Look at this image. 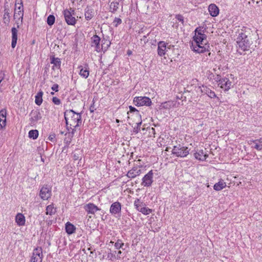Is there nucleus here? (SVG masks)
I'll use <instances>...</instances> for the list:
<instances>
[{"label": "nucleus", "instance_id": "62", "mask_svg": "<svg viewBox=\"0 0 262 262\" xmlns=\"http://www.w3.org/2000/svg\"><path fill=\"white\" fill-rule=\"evenodd\" d=\"M74 157H75V160H76L77 159V157H76V156L74 155Z\"/></svg>", "mask_w": 262, "mask_h": 262}, {"label": "nucleus", "instance_id": "42", "mask_svg": "<svg viewBox=\"0 0 262 262\" xmlns=\"http://www.w3.org/2000/svg\"><path fill=\"white\" fill-rule=\"evenodd\" d=\"M129 112L130 113H135V115L138 117H140V115H139V111L136 110V108H135L133 106H129Z\"/></svg>", "mask_w": 262, "mask_h": 262}, {"label": "nucleus", "instance_id": "3", "mask_svg": "<svg viewBox=\"0 0 262 262\" xmlns=\"http://www.w3.org/2000/svg\"><path fill=\"white\" fill-rule=\"evenodd\" d=\"M67 128L69 130V127L76 128L81 123V113H76L73 110H66L64 113Z\"/></svg>", "mask_w": 262, "mask_h": 262}, {"label": "nucleus", "instance_id": "9", "mask_svg": "<svg viewBox=\"0 0 262 262\" xmlns=\"http://www.w3.org/2000/svg\"><path fill=\"white\" fill-rule=\"evenodd\" d=\"M51 195V188L48 185L43 186L40 190L39 196L43 200H47Z\"/></svg>", "mask_w": 262, "mask_h": 262}, {"label": "nucleus", "instance_id": "16", "mask_svg": "<svg viewBox=\"0 0 262 262\" xmlns=\"http://www.w3.org/2000/svg\"><path fill=\"white\" fill-rule=\"evenodd\" d=\"M3 19L4 23L6 25H8L10 23V10L8 2H6L4 5V14Z\"/></svg>", "mask_w": 262, "mask_h": 262}, {"label": "nucleus", "instance_id": "52", "mask_svg": "<svg viewBox=\"0 0 262 262\" xmlns=\"http://www.w3.org/2000/svg\"><path fill=\"white\" fill-rule=\"evenodd\" d=\"M16 25H17V28H19V27H20V26L21 25V24H20V20H18H18H17V21H16Z\"/></svg>", "mask_w": 262, "mask_h": 262}, {"label": "nucleus", "instance_id": "63", "mask_svg": "<svg viewBox=\"0 0 262 262\" xmlns=\"http://www.w3.org/2000/svg\"><path fill=\"white\" fill-rule=\"evenodd\" d=\"M74 157H75V160H76L77 159V157H76V156L74 155Z\"/></svg>", "mask_w": 262, "mask_h": 262}, {"label": "nucleus", "instance_id": "24", "mask_svg": "<svg viewBox=\"0 0 262 262\" xmlns=\"http://www.w3.org/2000/svg\"><path fill=\"white\" fill-rule=\"evenodd\" d=\"M252 143L255 144L252 147L259 151L262 149V137L258 139L250 140L249 141V144H251Z\"/></svg>", "mask_w": 262, "mask_h": 262}, {"label": "nucleus", "instance_id": "45", "mask_svg": "<svg viewBox=\"0 0 262 262\" xmlns=\"http://www.w3.org/2000/svg\"><path fill=\"white\" fill-rule=\"evenodd\" d=\"M223 79L221 76L220 75H217L216 77L214 78L215 81L218 83V85L220 84V82H221V80Z\"/></svg>", "mask_w": 262, "mask_h": 262}, {"label": "nucleus", "instance_id": "60", "mask_svg": "<svg viewBox=\"0 0 262 262\" xmlns=\"http://www.w3.org/2000/svg\"><path fill=\"white\" fill-rule=\"evenodd\" d=\"M60 134H61V135H62V134H64V133H63V132L61 131V132H60Z\"/></svg>", "mask_w": 262, "mask_h": 262}, {"label": "nucleus", "instance_id": "33", "mask_svg": "<svg viewBox=\"0 0 262 262\" xmlns=\"http://www.w3.org/2000/svg\"><path fill=\"white\" fill-rule=\"evenodd\" d=\"M119 8V2H113L110 6V11L112 13H115Z\"/></svg>", "mask_w": 262, "mask_h": 262}, {"label": "nucleus", "instance_id": "12", "mask_svg": "<svg viewBox=\"0 0 262 262\" xmlns=\"http://www.w3.org/2000/svg\"><path fill=\"white\" fill-rule=\"evenodd\" d=\"M170 49V46L167 47V43L163 41H160L158 43V54L160 56L165 55L166 49Z\"/></svg>", "mask_w": 262, "mask_h": 262}, {"label": "nucleus", "instance_id": "59", "mask_svg": "<svg viewBox=\"0 0 262 262\" xmlns=\"http://www.w3.org/2000/svg\"><path fill=\"white\" fill-rule=\"evenodd\" d=\"M4 120V118H1V123H3V120Z\"/></svg>", "mask_w": 262, "mask_h": 262}, {"label": "nucleus", "instance_id": "38", "mask_svg": "<svg viewBox=\"0 0 262 262\" xmlns=\"http://www.w3.org/2000/svg\"><path fill=\"white\" fill-rule=\"evenodd\" d=\"M55 18L53 15H49L47 18V24L49 26H52L55 23Z\"/></svg>", "mask_w": 262, "mask_h": 262}, {"label": "nucleus", "instance_id": "11", "mask_svg": "<svg viewBox=\"0 0 262 262\" xmlns=\"http://www.w3.org/2000/svg\"><path fill=\"white\" fill-rule=\"evenodd\" d=\"M153 182V172L152 170H150L146 174H145L142 178V184L144 186L149 187L150 186Z\"/></svg>", "mask_w": 262, "mask_h": 262}, {"label": "nucleus", "instance_id": "58", "mask_svg": "<svg viewBox=\"0 0 262 262\" xmlns=\"http://www.w3.org/2000/svg\"><path fill=\"white\" fill-rule=\"evenodd\" d=\"M120 122L119 120L116 119V122L119 123Z\"/></svg>", "mask_w": 262, "mask_h": 262}, {"label": "nucleus", "instance_id": "26", "mask_svg": "<svg viewBox=\"0 0 262 262\" xmlns=\"http://www.w3.org/2000/svg\"><path fill=\"white\" fill-rule=\"evenodd\" d=\"M66 231L68 234L70 235L74 233L76 230L75 226L70 222H67L65 226Z\"/></svg>", "mask_w": 262, "mask_h": 262}, {"label": "nucleus", "instance_id": "49", "mask_svg": "<svg viewBox=\"0 0 262 262\" xmlns=\"http://www.w3.org/2000/svg\"><path fill=\"white\" fill-rule=\"evenodd\" d=\"M4 78V74L3 73V72L2 71H1L0 72V85H2L1 83H2V81L3 80Z\"/></svg>", "mask_w": 262, "mask_h": 262}, {"label": "nucleus", "instance_id": "47", "mask_svg": "<svg viewBox=\"0 0 262 262\" xmlns=\"http://www.w3.org/2000/svg\"><path fill=\"white\" fill-rule=\"evenodd\" d=\"M58 88H59V85H58L57 84H54L52 85V88H51V89H52L53 91H55V92H58V91H59V90H58Z\"/></svg>", "mask_w": 262, "mask_h": 262}, {"label": "nucleus", "instance_id": "34", "mask_svg": "<svg viewBox=\"0 0 262 262\" xmlns=\"http://www.w3.org/2000/svg\"><path fill=\"white\" fill-rule=\"evenodd\" d=\"M56 209L53 207V205H49L46 208V214L52 215L56 213Z\"/></svg>", "mask_w": 262, "mask_h": 262}, {"label": "nucleus", "instance_id": "55", "mask_svg": "<svg viewBox=\"0 0 262 262\" xmlns=\"http://www.w3.org/2000/svg\"><path fill=\"white\" fill-rule=\"evenodd\" d=\"M115 254H117V258H120L119 256V255L122 253V252L121 251H118L117 252L116 251H115Z\"/></svg>", "mask_w": 262, "mask_h": 262}, {"label": "nucleus", "instance_id": "48", "mask_svg": "<svg viewBox=\"0 0 262 262\" xmlns=\"http://www.w3.org/2000/svg\"><path fill=\"white\" fill-rule=\"evenodd\" d=\"M49 140L52 142H54L55 141V135L52 134L50 135L48 138Z\"/></svg>", "mask_w": 262, "mask_h": 262}, {"label": "nucleus", "instance_id": "23", "mask_svg": "<svg viewBox=\"0 0 262 262\" xmlns=\"http://www.w3.org/2000/svg\"><path fill=\"white\" fill-rule=\"evenodd\" d=\"M17 30L16 28L13 27L11 29L12 32V42L11 47L12 48H14L16 47L17 40Z\"/></svg>", "mask_w": 262, "mask_h": 262}, {"label": "nucleus", "instance_id": "25", "mask_svg": "<svg viewBox=\"0 0 262 262\" xmlns=\"http://www.w3.org/2000/svg\"><path fill=\"white\" fill-rule=\"evenodd\" d=\"M6 124V111L1 110L0 111V127L3 129Z\"/></svg>", "mask_w": 262, "mask_h": 262}, {"label": "nucleus", "instance_id": "21", "mask_svg": "<svg viewBox=\"0 0 262 262\" xmlns=\"http://www.w3.org/2000/svg\"><path fill=\"white\" fill-rule=\"evenodd\" d=\"M208 11L210 15L213 17H215L219 14V9L216 5L214 4H211L209 6Z\"/></svg>", "mask_w": 262, "mask_h": 262}, {"label": "nucleus", "instance_id": "35", "mask_svg": "<svg viewBox=\"0 0 262 262\" xmlns=\"http://www.w3.org/2000/svg\"><path fill=\"white\" fill-rule=\"evenodd\" d=\"M111 41L110 40H105L104 38L102 40L101 49L102 50L105 51L110 46Z\"/></svg>", "mask_w": 262, "mask_h": 262}, {"label": "nucleus", "instance_id": "61", "mask_svg": "<svg viewBox=\"0 0 262 262\" xmlns=\"http://www.w3.org/2000/svg\"><path fill=\"white\" fill-rule=\"evenodd\" d=\"M51 94L53 95H54V92H51Z\"/></svg>", "mask_w": 262, "mask_h": 262}, {"label": "nucleus", "instance_id": "56", "mask_svg": "<svg viewBox=\"0 0 262 262\" xmlns=\"http://www.w3.org/2000/svg\"><path fill=\"white\" fill-rule=\"evenodd\" d=\"M132 54V51L130 50H128L127 51V54L128 55H130Z\"/></svg>", "mask_w": 262, "mask_h": 262}, {"label": "nucleus", "instance_id": "39", "mask_svg": "<svg viewBox=\"0 0 262 262\" xmlns=\"http://www.w3.org/2000/svg\"><path fill=\"white\" fill-rule=\"evenodd\" d=\"M144 215H148L152 212V210L146 207L145 206L143 207L139 211Z\"/></svg>", "mask_w": 262, "mask_h": 262}, {"label": "nucleus", "instance_id": "5", "mask_svg": "<svg viewBox=\"0 0 262 262\" xmlns=\"http://www.w3.org/2000/svg\"><path fill=\"white\" fill-rule=\"evenodd\" d=\"M189 151L187 147L179 144L173 146L171 152L172 155H174L178 157L185 158L189 154Z\"/></svg>", "mask_w": 262, "mask_h": 262}, {"label": "nucleus", "instance_id": "7", "mask_svg": "<svg viewBox=\"0 0 262 262\" xmlns=\"http://www.w3.org/2000/svg\"><path fill=\"white\" fill-rule=\"evenodd\" d=\"M134 103L138 106L143 105L150 106L151 104V101L147 97H136L134 99Z\"/></svg>", "mask_w": 262, "mask_h": 262}, {"label": "nucleus", "instance_id": "8", "mask_svg": "<svg viewBox=\"0 0 262 262\" xmlns=\"http://www.w3.org/2000/svg\"><path fill=\"white\" fill-rule=\"evenodd\" d=\"M43 258L42 249L37 247L33 250L30 262H42Z\"/></svg>", "mask_w": 262, "mask_h": 262}, {"label": "nucleus", "instance_id": "51", "mask_svg": "<svg viewBox=\"0 0 262 262\" xmlns=\"http://www.w3.org/2000/svg\"><path fill=\"white\" fill-rule=\"evenodd\" d=\"M95 50L97 52H100L101 50H102L101 47H100V44L98 45V46L95 45Z\"/></svg>", "mask_w": 262, "mask_h": 262}, {"label": "nucleus", "instance_id": "36", "mask_svg": "<svg viewBox=\"0 0 262 262\" xmlns=\"http://www.w3.org/2000/svg\"><path fill=\"white\" fill-rule=\"evenodd\" d=\"M91 39H92V46L93 45H94V46H95V45L98 46V45L100 44V41H101V38L98 35H94L91 38Z\"/></svg>", "mask_w": 262, "mask_h": 262}, {"label": "nucleus", "instance_id": "2", "mask_svg": "<svg viewBox=\"0 0 262 262\" xmlns=\"http://www.w3.org/2000/svg\"><path fill=\"white\" fill-rule=\"evenodd\" d=\"M206 35L202 32L195 34L191 45L192 50L198 53H202L208 51L209 46L206 43H204V40L206 39Z\"/></svg>", "mask_w": 262, "mask_h": 262}, {"label": "nucleus", "instance_id": "15", "mask_svg": "<svg viewBox=\"0 0 262 262\" xmlns=\"http://www.w3.org/2000/svg\"><path fill=\"white\" fill-rule=\"evenodd\" d=\"M95 14L93 7L91 6H88L84 10L85 18L87 20H91Z\"/></svg>", "mask_w": 262, "mask_h": 262}, {"label": "nucleus", "instance_id": "53", "mask_svg": "<svg viewBox=\"0 0 262 262\" xmlns=\"http://www.w3.org/2000/svg\"><path fill=\"white\" fill-rule=\"evenodd\" d=\"M195 34H198V32H202V31L200 27L196 28L195 30Z\"/></svg>", "mask_w": 262, "mask_h": 262}, {"label": "nucleus", "instance_id": "30", "mask_svg": "<svg viewBox=\"0 0 262 262\" xmlns=\"http://www.w3.org/2000/svg\"><path fill=\"white\" fill-rule=\"evenodd\" d=\"M43 92L40 90L35 96V102L37 105H40L42 102Z\"/></svg>", "mask_w": 262, "mask_h": 262}, {"label": "nucleus", "instance_id": "18", "mask_svg": "<svg viewBox=\"0 0 262 262\" xmlns=\"http://www.w3.org/2000/svg\"><path fill=\"white\" fill-rule=\"evenodd\" d=\"M84 208L88 214H94L95 213L100 210L97 206L93 203H89L84 206Z\"/></svg>", "mask_w": 262, "mask_h": 262}, {"label": "nucleus", "instance_id": "14", "mask_svg": "<svg viewBox=\"0 0 262 262\" xmlns=\"http://www.w3.org/2000/svg\"><path fill=\"white\" fill-rule=\"evenodd\" d=\"M121 210V204L117 201L113 203L110 207V212L112 214H116L120 213Z\"/></svg>", "mask_w": 262, "mask_h": 262}, {"label": "nucleus", "instance_id": "44", "mask_svg": "<svg viewBox=\"0 0 262 262\" xmlns=\"http://www.w3.org/2000/svg\"><path fill=\"white\" fill-rule=\"evenodd\" d=\"M52 102L56 105H59L61 103L60 100L56 97L52 98Z\"/></svg>", "mask_w": 262, "mask_h": 262}, {"label": "nucleus", "instance_id": "4", "mask_svg": "<svg viewBox=\"0 0 262 262\" xmlns=\"http://www.w3.org/2000/svg\"><path fill=\"white\" fill-rule=\"evenodd\" d=\"M15 9H14V19H18L20 20V24H23V17H24V6L22 0H15Z\"/></svg>", "mask_w": 262, "mask_h": 262}, {"label": "nucleus", "instance_id": "6", "mask_svg": "<svg viewBox=\"0 0 262 262\" xmlns=\"http://www.w3.org/2000/svg\"><path fill=\"white\" fill-rule=\"evenodd\" d=\"M63 14L65 19L66 22L69 25L74 26L76 23L77 20L74 15V10L72 8L70 9H65L63 11Z\"/></svg>", "mask_w": 262, "mask_h": 262}, {"label": "nucleus", "instance_id": "29", "mask_svg": "<svg viewBox=\"0 0 262 262\" xmlns=\"http://www.w3.org/2000/svg\"><path fill=\"white\" fill-rule=\"evenodd\" d=\"M15 221L19 226L24 225L25 224V218L21 213H18L15 217Z\"/></svg>", "mask_w": 262, "mask_h": 262}, {"label": "nucleus", "instance_id": "41", "mask_svg": "<svg viewBox=\"0 0 262 262\" xmlns=\"http://www.w3.org/2000/svg\"><path fill=\"white\" fill-rule=\"evenodd\" d=\"M114 246L116 249H119L122 248L124 246V243L122 242V240L118 239L117 242L115 243Z\"/></svg>", "mask_w": 262, "mask_h": 262}, {"label": "nucleus", "instance_id": "10", "mask_svg": "<svg viewBox=\"0 0 262 262\" xmlns=\"http://www.w3.org/2000/svg\"><path fill=\"white\" fill-rule=\"evenodd\" d=\"M30 124L35 125L37 122L41 119V115L39 110H32L30 114Z\"/></svg>", "mask_w": 262, "mask_h": 262}, {"label": "nucleus", "instance_id": "1", "mask_svg": "<svg viewBox=\"0 0 262 262\" xmlns=\"http://www.w3.org/2000/svg\"><path fill=\"white\" fill-rule=\"evenodd\" d=\"M254 35L249 29L245 28L238 32L236 42L243 51H248L252 48V39Z\"/></svg>", "mask_w": 262, "mask_h": 262}, {"label": "nucleus", "instance_id": "40", "mask_svg": "<svg viewBox=\"0 0 262 262\" xmlns=\"http://www.w3.org/2000/svg\"><path fill=\"white\" fill-rule=\"evenodd\" d=\"M142 124V121L140 120L139 122L136 123V125L134 127L133 132L135 134L138 133L140 130V126Z\"/></svg>", "mask_w": 262, "mask_h": 262}, {"label": "nucleus", "instance_id": "43", "mask_svg": "<svg viewBox=\"0 0 262 262\" xmlns=\"http://www.w3.org/2000/svg\"><path fill=\"white\" fill-rule=\"evenodd\" d=\"M122 23V20L117 17H115L114 21L113 24H114L115 27H117L119 25Z\"/></svg>", "mask_w": 262, "mask_h": 262}, {"label": "nucleus", "instance_id": "57", "mask_svg": "<svg viewBox=\"0 0 262 262\" xmlns=\"http://www.w3.org/2000/svg\"><path fill=\"white\" fill-rule=\"evenodd\" d=\"M151 130H152V132L155 134V128L152 127V128H151Z\"/></svg>", "mask_w": 262, "mask_h": 262}, {"label": "nucleus", "instance_id": "32", "mask_svg": "<svg viewBox=\"0 0 262 262\" xmlns=\"http://www.w3.org/2000/svg\"><path fill=\"white\" fill-rule=\"evenodd\" d=\"M134 205L136 209L139 211L141 208L145 206V204L141 201L139 199H136L134 202Z\"/></svg>", "mask_w": 262, "mask_h": 262}, {"label": "nucleus", "instance_id": "28", "mask_svg": "<svg viewBox=\"0 0 262 262\" xmlns=\"http://www.w3.org/2000/svg\"><path fill=\"white\" fill-rule=\"evenodd\" d=\"M51 63L53 64V69L55 67L57 69H59L61 66L60 59L58 57H55L54 56L50 57Z\"/></svg>", "mask_w": 262, "mask_h": 262}, {"label": "nucleus", "instance_id": "20", "mask_svg": "<svg viewBox=\"0 0 262 262\" xmlns=\"http://www.w3.org/2000/svg\"><path fill=\"white\" fill-rule=\"evenodd\" d=\"M141 173L140 169L137 167H134L132 169L129 170L126 174L129 178H134L136 176H139Z\"/></svg>", "mask_w": 262, "mask_h": 262}, {"label": "nucleus", "instance_id": "54", "mask_svg": "<svg viewBox=\"0 0 262 262\" xmlns=\"http://www.w3.org/2000/svg\"><path fill=\"white\" fill-rule=\"evenodd\" d=\"M69 130H70V129H72L71 133H72V134H74V133H75V132L76 131V129H75V128H74V127H72V128H70V127H69Z\"/></svg>", "mask_w": 262, "mask_h": 262}, {"label": "nucleus", "instance_id": "27", "mask_svg": "<svg viewBox=\"0 0 262 262\" xmlns=\"http://www.w3.org/2000/svg\"><path fill=\"white\" fill-rule=\"evenodd\" d=\"M226 183L221 179L219 182L215 183L213 186V188L216 191H220L225 188Z\"/></svg>", "mask_w": 262, "mask_h": 262}, {"label": "nucleus", "instance_id": "22", "mask_svg": "<svg viewBox=\"0 0 262 262\" xmlns=\"http://www.w3.org/2000/svg\"><path fill=\"white\" fill-rule=\"evenodd\" d=\"M194 156L197 160L205 161L208 157V155L206 152H204L203 150L201 149L195 152Z\"/></svg>", "mask_w": 262, "mask_h": 262}, {"label": "nucleus", "instance_id": "46", "mask_svg": "<svg viewBox=\"0 0 262 262\" xmlns=\"http://www.w3.org/2000/svg\"><path fill=\"white\" fill-rule=\"evenodd\" d=\"M176 18L179 21L183 23L184 22V18L183 16L181 14L177 15Z\"/></svg>", "mask_w": 262, "mask_h": 262}, {"label": "nucleus", "instance_id": "37", "mask_svg": "<svg viewBox=\"0 0 262 262\" xmlns=\"http://www.w3.org/2000/svg\"><path fill=\"white\" fill-rule=\"evenodd\" d=\"M38 136V132L37 130H31L29 132V137L33 139H36Z\"/></svg>", "mask_w": 262, "mask_h": 262}, {"label": "nucleus", "instance_id": "50", "mask_svg": "<svg viewBox=\"0 0 262 262\" xmlns=\"http://www.w3.org/2000/svg\"><path fill=\"white\" fill-rule=\"evenodd\" d=\"M89 110L91 113H93L95 110V108H94V103L91 105L89 108Z\"/></svg>", "mask_w": 262, "mask_h": 262}, {"label": "nucleus", "instance_id": "19", "mask_svg": "<svg viewBox=\"0 0 262 262\" xmlns=\"http://www.w3.org/2000/svg\"><path fill=\"white\" fill-rule=\"evenodd\" d=\"M200 88L201 89V92L202 93L206 94L210 98H213L216 97V95L215 94L214 92L211 90L207 86L202 85L201 87H200Z\"/></svg>", "mask_w": 262, "mask_h": 262}, {"label": "nucleus", "instance_id": "31", "mask_svg": "<svg viewBox=\"0 0 262 262\" xmlns=\"http://www.w3.org/2000/svg\"><path fill=\"white\" fill-rule=\"evenodd\" d=\"M177 103L171 101H168L162 103V106L165 109H169L171 107H176Z\"/></svg>", "mask_w": 262, "mask_h": 262}, {"label": "nucleus", "instance_id": "17", "mask_svg": "<svg viewBox=\"0 0 262 262\" xmlns=\"http://www.w3.org/2000/svg\"><path fill=\"white\" fill-rule=\"evenodd\" d=\"M78 69L80 70L79 72V75L83 78H86L90 74L89 68L88 64H85L84 67L79 66Z\"/></svg>", "mask_w": 262, "mask_h": 262}, {"label": "nucleus", "instance_id": "13", "mask_svg": "<svg viewBox=\"0 0 262 262\" xmlns=\"http://www.w3.org/2000/svg\"><path fill=\"white\" fill-rule=\"evenodd\" d=\"M219 85L220 86L221 88L224 89L225 91H228L233 86L232 82L227 77L223 78Z\"/></svg>", "mask_w": 262, "mask_h": 262}]
</instances>
